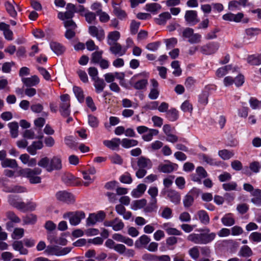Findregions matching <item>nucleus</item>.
I'll list each match as a JSON object with an SVG mask.
<instances>
[{"mask_svg":"<svg viewBox=\"0 0 261 261\" xmlns=\"http://www.w3.org/2000/svg\"><path fill=\"white\" fill-rule=\"evenodd\" d=\"M197 214L198 217V219L202 224L204 225H207L209 224L210 219L207 213L205 211H198Z\"/></svg>","mask_w":261,"mask_h":261,"instance_id":"c756f323","label":"nucleus"},{"mask_svg":"<svg viewBox=\"0 0 261 261\" xmlns=\"http://www.w3.org/2000/svg\"><path fill=\"white\" fill-rule=\"evenodd\" d=\"M147 201L145 199L135 200L132 204V208L134 210H137L143 207L146 204Z\"/></svg>","mask_w":261,"mask_h":261,"instance_id":"de8ad7c7","label":"nucleus"},{"mask_svg":"<svg viewBox=\"0 0 261 261\" xmlns=\"http://www.w3.org/2000/svg\"><path fill=\"white\" fill-rule=\"evenodd\" d=\"M247 62L252 65H259L261 64V54L249 56L247 58Z\"/></svg>","mask_w":261,"mask_h":261,"instance_id":"58836bf2","label":"nucleus"},{"mask_svg":"<svg viewBox=\"0 0 261 261\" xmlns=\"http://www.w3.org/2000/svg\"><path fill=\"white\" fill-rule=\"evenodd\" d=\"M88 31L92 36L95 37L99 41H100L104 39L105 34L102 28H98L94 25H91L89 27Z\"/></svg>","mask_w":261,"mask_h":261,"instance_id":"2eb2a0df","label":"nucleus"},{"mask_svg":"<svg viewBox=\"0 0 261 261\" xmlns=\"http://www.w3.org/2000/svg\"><path fill=\"white\" fill-rule=\"evenodd\" d=\"M13 248L17 251H18L21 255H27L28 253L27 249L23 247L21 241H14L12 244Z\"/></svg>","mask_w":261,"mask_h":261,"instance_id":"c85d7f7f","label":"nucleus"},{"mask_svg":"<svg viewBox=\"0 0 261 261\" xmlns=\"http://www.w3.org/2000/svg\"><path fill=\"white\" fill-rule=\"evenodd\" d=\"M252 254L253 253L251 248L247 245L242 246L238 253L239 255L242 257H249L251 256Z\"/></svg>","mask_w":261,"mask_h":261,"instance_id":"a19ab883","label":"nucleus"},{"mask_svg":"<svg viewBox=\"0 0 261 261\" xmlns=\"http://www.w3.org/2000/svg\"><path fill=\"white\" fill-rule=\"evenodd\" d=\"M171 67L174 69L173 74L176 76H179L181 73V69L180 68L179 62L178 61H174L171 63Z\"/></svg>","mask_w":261,"mask_h":261,"instance_id":"6e6d98bb","label":"nucleus"},{"mask_svg":"<svg viewBox=\"0 0 261 261\" xmlns=\"http://www.w3.org/2000/svg\"><path fill=\"white\" fill-rule=\"evenodd\" d=\"M120 37V34L118 31H115L109 33L107 36V42L109 45H113L117 43V41Z\"/></svg>","mask_w":261,"mask_h":261,"instance_id":"bb28decb","label":"nucleus"},{"mask_svg":"<svg viewBox=\"0 0 261 261\" xmlns=\"http://www.w3.org/2000/svg\"><path fill=\"white\" fill-rule=\"evenodd\" d=\"M232 69L231 65H228L218 68L216 72V75L218 77H222L226 74L228 71Z\"/></svg>","mask_w":261,"mask_h":261,"instance_id":"79ce46f5","label":"nucleus"},{"mask_svg":"<svg viewBox=\"0 0 261 261\" xmlns=\"http://www.w3.org/2000/svg\"><path fill=\"white\" fill-rule=\"evenodd\" d=\"M43 147V144L42 141H34L27 147V151L31 154L35 155L37 153V150L41 149Z\"/></svg>","mask_w":261,"mask_h":261,"instance_id":"5701e85b","label":"nucleus"},{"mask_svg":"<svg viewBox=\"0 0 261 261\" xmlns=\"http://www.w3.org/2000/svg\"><path fill=\"white\" fill-rule=\"evenodd\" d=\"M161 8V6L158 3H150L145 5V10L153 14L157 13Z\"/></svg>","mask_w":261,"mask_h":261,"instance_id":"e433bc0d","label":"nucleus"},{"mask_svg":"<svg viewBox=\"0 0 261 261\" xmlns=\"http://www.w3.org/2000/svg\"><path fill=\"white\" fill-rule=\"evenodd\" d=\"M102 51H95L92 54L91 61L94 64L98 63L102 59Z\"/></svg>","mask_w":261,"mask_h":261,"instance_id":"4d7b16f0","label":"nucleus"},{"mask_svg":"<svg viewBox=\"0 0 261 261\" xmlns=\"http://www.w3.org/2000/svg\"><path fill=\"white\" fill-rule=\"evenodd\" d=\"M19 159L22 163L27 164L29 167L35 166L37 164L36 160L34 158H30V156L27 153L21 154Z\"/></svg>","mask_w":261,"mask_h":261,"instance_id":"a878e982","label":"nucleus"},{"mask_svg":"<svg viewBox=\"0 0 261 261\" xmlns=\"http://www.w3.org/2000/svg\"><path fill=\"white\" fill-rule=\"evenodd\" d=\"M150 241V239L146 235L141 236L139 239L136 242L135 245L138 248L146 247L147 245Z\"/></svg>","mask_w":261,"mask_h":261,"instance_id":"473e14b6","label":"nucleus"},{"mask_svg":"<svg viewBox=\"0 0 261 261\" xmlns=\"http://www.w3.org/2000/svg\"><path fill=\"white\" fill-rule=\"evenodd\" d=\"M67 11L65 12H60L58 14V17L61 20L71 19L76 13V6L72 4L68 3L66 6Z\"/></svg>","mask_w":261,"mask_h":261,"instance_id":"1a4fd4ad","label":"nucleus"},{"mask_svg":"<svg viewBox=\"0 0 261 261\" xmlns=\"http://www.w3.org/2000/svg\"><path fill=\"white\" fill-rule=\"evenodd\" d=\"M216 237V233H191L187 237L188 241L198 244H206L212 241Z\"/></svg>","mask_w":261,"mask_h":261,"instance_id":"7ed1b4c3","label":"nucleus"},{"mask_svg":"<svg viewBox=\"0 0 261 261\" xmlns=\"http://www.w3.org/2000/svg\"><path fill=\"white\" fill-rule=\"evenodd\" d=\"M148 193L151 197V204L154 208H155V204L157 202L156 197L158 194V188L155 187H150L148 191Z\"/></svg>","mask_w":261,"mask_h":261,"instance_id":"4c0bfd02","label":"nucleus"},{"mask_svg":"<svg viewBox=\"0 0 261 261\" xmlns=\"http://www.w3.org/2000/svg\"><path fill=\"white\" fill-rule=\"evenodd\" d=\"M178 165L176 164L169 162V164H160L158 166V170L159 171L163 173H170L176 169Z\"/></svg>","mask_w":261,"mask_h":261,"instance_id":"f3484780","label":"nucleus"},{"mask_svg":"<svg viewBox=\"0 0 261 261\" xmlns=\"http://www.w3.org/2000/svg\"><path fill=\"white\" fill-rule=\"evenodd\" d=\"M6 192L9 193H22L25 192V189L19 186L9 187L5 190Z\"/></svg>","mask_w":261,"mask_h":261,"instance_id":"e2e57ef3","label":"nucleus"},{"mask_svg":"<svg viewBox=\"0 0 261 261\" xmlns=\"http://www.w3.org/2000/svg\"><path fill=\"white\" fill-rule=\"evenodd\" d=\"M22 220L25 224H32L36 222L37 217L36 215L31 214L23 217Z\"/></svg>","mask_w":261,"mask_h":261,"instance_id":"603ef678","label":"nucleus"},{"mask_svg":"<svg viewBox=\"0 0 261 261\" xmlns=\"http://www.w3.org/2000/svg\"><path fill=\"white\" fill-rule=\"evenodd\" d=\"M251 202L257 206H261V190L255 189L251 193Z\"/></svg>","mask_w":261,"mask_h":261,"instance_id":"aec40b11","label":"nucleus"},{"mask_svg":"<svg viewBox=\"0 0 261 261\" xmlns=\"http://www.w3.org/2000/svg\"><path fill=\"white\" fill-rule=\"evenodd\" d=\"M94 81V87L95 88V91L97 93H100L102 92L106 87V83L103 80L100 79H95L93 80Z\"/></svg>","mask_w":261,"mask_h":261,"instance_id":"2f4dec72","label":"nucleus"},{"mask_svg":"<svg viewBox=\"0 0 261 261\" xmlns=\"http://www.w3.org/2000/svg\"><path fill=\"white\" fill-rule=\"evenodd\" d=\"M113 229L115 231H119L122 229L124 227V224L121 220L116 218L113 220Z\"/></svg>","mask_w":261,"mask_h":261,"instance_id":"8fccbe9b","label":"nucleus"},{"mask_svg":"<svg viewBox=\"0 0 261 261\" xmlns=\"http://www.w3.org/2000/svg\"><path fill=\"white\" fill-rule=\"evenodd\" d=\"M1 165L4 168L9 167L11 168H15L18 166L17 162L14 159H6L2 161Z\"/></svg>","mask_w":261,"mask_h":261,"instance_id":"ea45409f","label":"nucleus"},{"mask_svg":"<svg viewBox=\"0 0 261 261\" xmlns=\"http://www.w3.org/2000/svg\"><path fill=\"white\" fill-rule=\"evenodd\" d=\"M137 165L140 168L150 169L152 167V164L151 160L144 156H140L138 159Z\"/></svg>","mask_w":261,"mask_h":261,"instance_id":"412c9836","label":"nucleus"},{"mask_svg":"<svg viewBox=\"0 0 261 261\" xmlns=\"http://www.w3.org/2000/svg\"><path fill=\"white\" fill-rule=\"evenodd\" d=\"M70 251L69 247L62 248L58 246H48L44 252L48 255L63 256L68 254Z\"/></svg>","mask_w":261,"mask_h":261,"instance_id":"423d86ee","label":"nucleus"},{"mask_svg":"<svg viewBox=\"0 0 261 261\" xmlns=\"http://www.w3.org/2000/svg\"><path fill=\"white\" fill-rule=\"evenodd\" d=\"M114 15L119 19L123 20L126 18V12L118 7H115L113 10Z\"/></svg>","mask_w":261,"mask_h":261,"instance_id":"09e8293b","label":"nucleus"},{"mask_svg":"<svg viewBox=\"0 0 261 261\" xmlns=\"http://www.w3.org/2000/svg\"><path fill=\"white\" fill-rule=\"evenodd\" d=\"M166 117L170 121H174L178 118V111L175 109L172 108L167 112Z\"/></svg>","mask_w":261,"mask_h":261,"instance_id":"a18cd8bd","label":"nucleus"},{"mask_svg":"<svg viewBox=\"0 0 261 261\" xmlns=\"http://www.w3.org/2000/svg\"><path fill=\"white\" fill-rule=\"evenodd\" d=\"M67 11L65 12H60L58 14V17L61 20L71 19L76 13V6L72 4L68 3L66 6Z\"/></svg>","mask_w":261,"mask_h":261,"instance_id":"6e6552de","label":"nucleus"},{"mask_svg":"<svg viewBox=\"0 0 261 261\" xmlns=\"http://www.w3.org/2000/svg\"><path fill=\"white\" fill-rule=\"evenodd\" d=\"M110 45V51L115 55L122 56L124 55L126 51V49L122 47L118 43H113V45Z\"/></svg>","mask_w":261,"mask_h":261,"instance_id":"a211bd4d","label":"nucleus"},{"mask_svg":"<svg viewBox=\"0 0 261 261\" xmlns=\"http://www.w3.org/2000/svg\"><path fill=\"white\" fill-rule=\"evenodd\" d=\"M56 197L58 200L68 204L73 203L74 201L73 195L71 193L65 191L58 192L56 194Z\"/></svg>","mask_w":261,"mask_h":261,"instance_id":"f8f14e48","label":"nucleus"},{"mask_svg":"<svg viewBox=\"0 0 261 261\" xmlns=\"http://www.w3.org/2000/svg\"><path fill=\"white\" fill-rule=\"evenodd\" d=\"M180 108L184 112L191 113L193 110L192 105L189 102V101H185L181 105Z\"/></svg>","mask_w":261,"mask_h":261,"instance_id":"338daca9","label":"nucleus"},{"mask_svg":"<svg viewBox=\"0 0 261 261\" xmlns=\"http://www.w3.org/2000/svg\"><path fill=\"white\" fill-rule=\"evenodd\" d=\"M111 162L114 164L121 165L123 163V159L118 154H114L109 157Z\"/></svg>","mask_w":261,"mask_h":261,"instance_id":"69168bd1","label":"nucleus"},{"mask_svg":"<svg viewBox=\"0 0 261 261\" xmlns=\"http://www.w3.org/2000/svg\"><path fill=\"white\" fill-rule=\"evenodd\" d=\"M244 15L242 12H239L237 14H233L231 12L227 13L222 16L224 20L228 21H233L236 23L241 22Z\"/></svg>","mask_w":261,"mask_h":261,"instance_id":"dca6fc26","label":"nucleus"},{"mask_svg":"<svg viewBox=\"0 0 261 261\" xmlns=\"http://www.w3.org/2000/svg\"><path fill=\"white\" fill-rule=\"evenodd\" d=\"M51 50L57 55H60L65 51V48L60 43L52 42L50 43Z\"/></svg>","mask_w":261,"mask_h":261,"instance_id":"f704fd0d","label":"nucleus"},{"mask_svg":"<svg viewBox=\"0 0 261 261\" xmlns=\"http://www.w3.org/2000/svg\"><path fill=\"white\" fill-rule=\"evenodd\" d=\"M73 92L80 102H83L84 100V95L83 90L77 86H73Z\"/></svg>","mask_w":261,"mask_h":261,"instance_id":"c03bdc74","label":"nucleus"},{"mask_svg":"<svg viewBox=\"0 0 261 261\" xmlns=\"http://www.w3.org/2000/svg\"><path fill=\"white\" fill-rule=\"evenodd\" d=\"M24 229L21 228H16L14 230L12 237L14 239H19L23 236Z\"/></svg>","mask_w":261,"mask_h":261,"instance_id":"680f3d73","label":"nucleus"},{"mask_svg":"<svg viewBox=\"0 0 261 261\" xmlns=\"http://www.w3.org/2000/svg\"><path fill=\"white\" fill-rule=\"evenodd\" d=\"M141 75H144L145 78L139 80L134 84L133 87L136 90L145 89L148 85V74L146 73H142L136 75L133 77V78H136Z\"/></svg>","mask_w":261,"mask_h":261,"instance_id":"4468645a","label":"nucleus"},{"mask_svg":"<svg viewBox=\"0 0 261 261\" xmlns=\"http://www.w3.org/2000/svg\"><path fill=\"white\" fill-rule=\"evenodd\" d=\"M22 83L27 87H32L37 85L39 83V79L37 75H33L30 77L22 79Z\"/></svg>","mask_w":261,"mask_h":261,"instance_id":"393cba45","label":"nucleus"},{"mask_svg":"<svg viewBox=\"0 0 261 261\" xmlns=\"http://www.w3.org/2000/svg\"><path fill=\"white\" fill-rule=\"evenodd\" d=\"M146 189V186L143 184H139L136 189L132 192V195L134 197H139L144 193Z\"/></svg>","mask_w":261,"mask_h":261,"instance_id":"72a5a7b5","label":"nucleus"},{"mask_svg":"<svg viewBox=\"0 0 261 261\" xmlns=\"http://www.w3.org/2000/svg\"><path fill=\"white\" fill-rule=\"evenodd\" d=\"M249 5L248 0H233L228 3V9L231 11H239L242 6L245 7Z\"/></svg>","mask_w":261,"mask_h":261,"instance_id":"9b49d317","label":"nucleus"},{"mask_svg":"<svg viewBox=\"0 0 261 261\" xmlns=\"http://www.w3.org/2000/svg\"><path fill=\"white\" fill-rule=\"evenodd\" d=\"M261 33V30L257 28H249L245 30L246 35L249 38H252Z\"/></svg>","mask_w":261,"mask_h":261,"instance_id":"864d4df0","label":"nucleus"},{"mask_svg":"<svg viewBox=\"0 0 261 261\" xmlns=\"http://www.w3.org/2000/svg\"><path fill=\"white\" fill-rule=\"evenodd\" d=\"M8 125L11 137L14 138H16L18 135V123L14 121L8 123Z\"/></svg>","mask_w":261,"mask_h":261,"instance_id":"c9c22d12","label":"nucleus"},{"mask_svg":"<svg viewBox=\"0 0 261 261\" xmlns=\"http://www.w3.org/2000/svg\"><path fill=\"white\" fill-rule=\"evenodd\" d=\"M185 18L186 21L190 24H194L199 21L198 19H197V14L196 11H187L185 13Z\"/></svg>","mask_w":261,"mask_h":261,"instance_id":"6ab92c4d","label":"nucleus"},{"mask_svg":"<svg viewBox=\"0 0 261 261\" xmlns=\"http://www.w3.org/2000/svg\"><path fill=\"white\" fill-rule=\"evenodd\" d=\"M188 253L190 257L194 260L197 259L199 257L200 253L197 246H194L190 248Z\"/></svg>","mask_w":261,"mask_h":261,"instance_id":"3c124183","label":"nucleus"},{"mask_svg":"<svg viewBox=\"0 0 261 261\" xmlns=\"http://www.w3.org/2000/svg\"><path fill=\"white\" fill-rule=\"evenodd\" d=\"M14 5H16V6L18 8V6L13 1H12V2H7L5 4L8 13L13 17H15L17 15Z\"/></svg>","mask_w":261,"mask_h":261,"instance_id":"7c9ffc66","label":"nucleus"},{"mask_svg":"<svg viewBox=\"0 0 261 261\" xmlns=\"http://www.w3.org/2000/svg\"><path fill=\"white\" fill-rule=\"evenodd\" d=\"M8 202L13 206L23 212L34 211L37 207V203L32 200L24 203L20 200L19 197L16 195H9Z\"/></svg>","mask_w":261,"mask_h":261,"instance_id":"f03ea898","label":"nucleus"},{"mask_svg":"<svg viewBox=\"0 0 261 261\" xmlns=\"http://www.w3.org/2000/svg\"><path fill=\"white\" fill-rule=\"evenodd\" d=\"M61 102L59 105V112L64 117H68L70 114V99L68 94H65L60 96Z\"/></svg>","mask_w":261,"mask_h":261,"instance_id":"20e7f679","label":"nucleus"},{"mask_svg":"<svg viewBox=\"0 0 261 261\" xmlns=\"http://www.w3.org/2000/svg\"><path fill=\"white\" fill-rule=\"evenodd\" d=\"M167 196L170 201L175 204H178L180 201L179 193L173 190H169L167 191Z\"/></svg>","mask_w":261,"mask_h":261,"instance_id":"b1692460","label":"nucleus"},{"mask_svg":"<svg viewBox=\"0 0 261 261\" xmlns=\"http://www.w3.org/2000/svg\"><path fill=\"white\" fill-rule=\"evenodd\" d=\"M38 165L45 168L48 172L60 170L62 168V159L60 155H54L50 159L45 156L42 158Z\"/></svg>","mask_w":261,"mask_h":261,"instance_id":"f257e3e1","label":"nucleus"},{"mask_svg":"<svg viewBox=\"0 0 261 261\" xmlns=\"http://www.w3.org/2000/svg\"><path fill=\"white\" fill-rule=\"evenodd\" d=\"M171 18V15L168 12L160 14L158 17L155 18V22L159 25H165L168 20Z\"/></svg>","mask_w":261,"mask_h":261,"instance_id":"cd10ccee","label":"nucleus"},{"mask_svg":"<svg viewBox=\"0 0 261 261\" xmlns=\"http://www.w3.org/2000/svg\"><path fill=\"white\" fill-rule=\"evenodd\" d=\"M96 14L99 16V21L101 22L106 23L110 20V16L106 12L100 10L99 12H96Z\"/></svg>","mask_w":261,"mask_h":261,"instance_id":"5fc2aeb1","label":"nucleus"},{"mask_svg":"<svg viewBox=\"0 0 261 261\" xmlns=\"http://www.w3.org/2000/svg\"><path fill=\"white\" fill-rule=\"evenodd\" d=\"M219 47L217 42H211L200 47V51L205 55H211L215 53Z\"/></svg>","mask_w":261,"mask_h":261,"instance_id":"ddd939ff","label":"nucleus"},{"mask_svg":"<svg viewBox=\"0 0 261 261\" xmlns=\"http://www.w3.org/2000/svg\"><path fill=\"white\" fill-rule=\"evenodd\" d=\"M121 140L119 138H113L111 140H105L103 142V144L112 150H118Z\"/></svg>","mask_w":261,"mask_h":261,"instance_id":"4be33fe9","label":"nucleus"},{"mask_svg":"<svg viewBox=\"0 0 261 261\" xmlns=\"http://www.w3.org/2000/svg\"><path fill=\"white\" fill-rule=\"evenodd\" d=\"M88 124L91 127L96 128L98 126L99 121L97 117L94 116L89 115L88 116Z\"/></svg>","mask_w":261,"mask_h":261,"instance_id":"bf43d9fd","label":"nucleus"},{"mask_svg":"<svg viewBox=\"0 0 261 261\" xmlns=\"http://www.w3.org/2000/svg\"><path fill=\"white\" fill-rule=\"evenodd\" d=\"M64 218H69L70 224L73 226L78 225L82 219L85 218V214L83 212L77 211L75 212H69L64 215Z\"/></svg>","mask_w":261,"mask_h":261,"instance_id":"0eeeda50","label":"nucleus"},{"mask_svg":"<svg viewBox=\"0 0 261 261\" xmlns=\"http://www.w3.org/2000/svg\"><path fill=\"white\" fill-rule=\"evenodd\" d=\"M222 222L225 226H231L234 223V220L229 215H225L222 218Z\"/></svg>","mask_w":261,"mask_h":261,"instance_id":"0e129e2a","label":"nucleus"},{"mask_svg":"<svg viewBox=\"0 0 261 261\" xmlns=\"http://www.w3.org/2000/svg\"><path fill=\"white\" fill-rule=\"evenodd\" d=\"M193 196L189 194H187L183 199L184 205L186 208L190 207L193 204Z\"/></svg>","mask_w":261,"mask_h":261,"instance_id":"13d9d810","label":"nucleus"},{"mask_svg":"<svg viewBox=\"0 0 261 261\" xmlns=\"http://www.w3.org/2000/svg\"><path fill=\"white\" fill-rule=\"evenodd\" d=\"M63 21L64 27L66 29L65 37L69 40L73 38L76 34V30L77 27L76 24L72 19Z\"/></svg>","mask_w":261,"mask_h":261,"instance_id":"39448f33","label":"nucleus"},{"mask_svg":"<svg viewBox=\"0 0 261 261\" xmlns=\"http://www.w3.org/2000/svg\"><path fill=\"white\" fill-rule=\"evenodd\" d=\"M121 143L124 148H129L136 146L138 142L136 140L125 138L122 140Z\"/></svg>","mask_w":261,"mask_h":261,"instance_id":"37998d69","label":"nucleus"},{"mask_svg":"<svg viewBox=\"0 0 261 261\" xmlns=\"http://www.w3.org/2000/svg\"><path fill=\"white\" fill-rule=\"evenodd\" d=\"M234 153L231 151L227 149H223L219 151L218 155L223 160H226L230 159L234 155Z\"/></svg>","mask_w":261,"mask_h":261,"instance_id":"49530a36","label":"nucleus"},{"mask_svg":"<svg viewBox=\"0 0 261 261\" xmlns=\"http://www.w3.org/2000/svg\"><path fill=\"white\" fill-rule=\"evenodd\" d=\"M165 43L168 49L173 48L177 43V40L175 38H171L165 39Z\"/></svg>","mask_w":261,"mask_h":261,"instance_id":"774afa93","label":"nucleus"},{"mask_svg":"<svg viewBox=\"0 0 261 261\" xmlns=\"http://www.w3.org/2000/svg\"><path fill=\"white\" fill-rule=\"evenodd\" d=\"M86 20L89 23H93L96 21V14L92 12H88L84 14Z\"/></svg>","mask_w":261,"mask_h":261,"instance_id":"052dcab7","label":"nucleus"},{"mask_svg":"<svg viewBox=\"0 0 261 261\" xmlns=\"http://www.w3.org/2000/svg\"><path fill=\"white\" fill-rule=\"evenodd\" d=\"M41 171V169L39 168H35L33 169L25 168L19 170L18 171V174L19 176L29 178L30 180V179L35 175L40 174Z\"/></svg>","mask_w":261,"mask_h":261,"instance_id":"9d476101","label":"nucleus"}]
</instances>
